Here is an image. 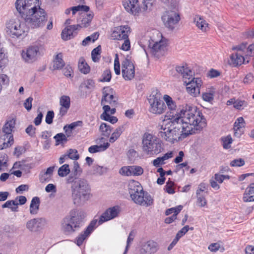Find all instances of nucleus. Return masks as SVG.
Here are the masks:
<instances>
[{"mask_svg":"<svg viewBox=\"0 0 254 254\" xmlns=\"http://www.w3.org/2000/svg\"><path fill=\"white\" fill-rule=\"evenodd\" d=\"M163 99L170 113L165 116L163 124L158 126V136L167 142L174 143L190 134L201 130L206 125V120L196 107L187 105L180 111L172 98L165 95Z\"/></svg>","mask_w":254,"mask_h":254,"instance_id":"f257e3e1","label":"nucleus"},{"mask_svg":"<svg viewBox=\"0 0 254 254\" xmlns=\"http://www.w3.org/2000/svg\"><path fill=\"white\" fill-rule=\"evenodd\" d=\"M86 214L80 209H73L69 213V215L63 220L62 230L64 233L69 234L78 230L82 225Z\"/></svg>","mask_w":254,"mask_h":254,"instance_id":"f03ea898","label":"nucleus"},{"mask_svg":"<svg viewBox=\"0 0 254 254\" xmlns=\"http://www.w3.org/2000/svg\"><path fill=\"white\" fill-rule=\"evenodd\" d=\"M177 71L181 74L184 82L186 84L187 92L191 95L196 97L200 94V87L202 81L199 78L193 77V72L187 66L176 67Z\"/></svg>","mask_w":254,"mask_h":254,"instance_id":"7ed1b4c3","label":"nucleus"},{"mask_svg":"<svg viewBox=\"0 0 254 254\" xmlns=\"http://www.w3.org/2000/svg\"><path fill=\"white\" fill-rule=\"evenodd\" d=\"M71 192L73 203L77 206L83 204L90 196V189L87 182L78 179L72 183Z\"/></svg>","mask_w":254,"mask_h":254,"instance_id":"20e7f679","label":"nucleus"},{"mask_svg":"<svg viewBox=\"0 0 254 254\" xmlns=\"http://www.w3.org/2000/svg\"><path fill=\"white\" fill-rule=\"evenodd\" d=\"M128 187L130 196L135 203L145 206L153 204V199L147 192L144 193L142 187L138 182H130Z\"/></svg>","mask_w":254,"mask_h":254,"instance_id":"39448f33","label":"nucleus"},{"mask_svg":"<svg viewBox=\"0 0 254 254\" xmlns=\"http://www.w3.org/2000/svg\"><path fill=\"white\" fill-rule=\"evenodd\" d=\"M26 24L32 28L43 27L47 20V15L46 11L41 8L38 4L32 9L24 18Z\"/></svg>","mask_w":254,"mask_h":254,"instance_id":"423d86ee","label":"nucleus"},{"mask_svg":"<svg viewBox=\"0 0 254 254\" xmlns=\"http://www.w3.org/2000/svg\"><path fill=\"white\" fill-rule=\"evenodd\" d=\"M142 150L149 156H153L160 153L163 150L160 140L155 136L145 133L142 140Z\"/></svg>","mask_w":254,"mask_h":254,"instance_id":"0eeeda50","label":"nucleus"},{"mask_svg":"<svg viewBox=\"0 0 254 254\" xmlns=\"http://www.w3.org/2000/svg\"><path fill=\"white\" fill-rule=\"evenodd\" d=\"M15 121L12 119L10 120L4 124L2 131H0V142H2L3 145L0 146V148H6L10 146L14 142L13 135L11 133L12 129L15 127Z\"/></svg>","mask_w":254,"mask_h":254,"instance_id":"6e6552de","label":"nucleus"},{"mask_svg":"<svg viewBox=\"0 0 254 254\" xmlns=\"http://www.w3.org/2000/svg\"><path fill=\"white\" fill-rule=\"evenodd\" d=\"M25 29L19 20H11L6 23V33L12 38H21L24 35Z\"/></svg>","mask_w":254,"mask_h":254,"instance_id":"1a4fd4ad","label":"nucleus"},{"mask_svg":"<svg viewBox=\"0 0 254 254\" xmlns=\"http://www.w3.org/2000/svg\"><path fill=\"white\" fill-rule=\"evenodd\" d=\"M150 107L149 111L153 114L161 115L165 112L166 106L164 101L161 100L160 95H150L148 98Z\"/></svg>","mask_w":254,"mask_h":254,"instance_id":"9d476101","label":"nucleus"},{"mask_svg":"<svg viewBox=\"0 0 254 254\" xmlns=\"http://www.w3.org/2000/svg\"><path fill=\"white\" fill-rule=\"evenodd\" d=\"M39 0H16L15 5L17 11L23 19L30 11L38 4Z\"/></svg>","mask_w":254,"mask_h":254,"instance_id":"9b49d317","label":"nucleus"},{"mask_svg":"<svg viewBox=\"0 0 254 254\" xmlns=\"http://www.w3.org/2000/svg\"><path fill=\"white\" fill-rule=\"evenodd\" d=\"M165 26L172 31L180 20V16L178 13L175 11H166L162 17Z\"/></svg>","mask_w":254,"mask_h":254,"instance_id":"f8f14e48","label":"nucleus"},{"mask_svg":"<svg viewBox=\"0 0 254 254\" xmlns=\"http://www.w3.org/2000/svg\"><path fill=\"white\" fill-rule=\"evenodd\" d=\"M39 47L38 46H31L22 50L21 56L22 60L26 63L30 64L35 62L39 54Z\"/></svg>","mask_w":254,"mask_h":254,"instance_id":"ddd939ff","label":"nucleus"},{"mask_svg":"<svg viewBox=\"0 0 254 254\" xmlns=\"http://www.w3.org/2000/svg\"><path fill=\"white\" fill-rule=\"evenodd\" d=\"M127 57L122 62V72L123 78L126 80H130L134 77V66Z\"/></svg>","mask_w":254,"mask_h":254,"instance_id":"4468645a","label":"nucleus"},{"mask_svg":"<svg viewBox=\"0 0 254 254\" xmlns=\"http://www.w3.org/2000/svg\"><path fill=\"white\" fill-rule=\"evenodd\" d=\"M120 212V207L118 205L109 207L100 216L98 220V225H101L104 222L118 217Z\"/></svg>","mask_w":254,"mask_h":254,"instance_id":"2eb2a0df","label":"nucleus"},{"mask_svg":"<svg viewBox=\"0 0 254 254\" xmlns=\"http://www.w3.org/2000/svg\"><path fill=\"white\" fill-rule=\"evenodd\" d=\"M130 32V27L127 25L118 26L112 31L110 38L114 40H122L127 38Z\"/></svg>","mask_w":254,"mask_h":254,"instance_id":"dca6fc26","label":"nucleus"},{"mask_svg":"<svg viewBox=\"0 0 254 254\" xmlns=\"http://www.w3.org/2000/svg\"><path fill=\"white\" fill-rule=\"evenodd\" d=\"M46 224L44 218H37L29 220L26 223V228L31 232H38L41 230Z\"/></svg>","mask_w":254,"mask_h":254,"instance_id":"f3484780","label":"nucleus"},{"mask_svg":"<svg viewBox=\"0 0 254 254\" xmlns=\"http://www.w3.org/2000/svg\"><path fill=\"white\" fill-rule=\"evenodd\" d=\"M87 12L84 11L80 13V16L77 19L78 24L76 25H79V29L82 27H88L93 19V13L90 11L87 13Z\"/></svg>","mask_w":254,"mask_h":254,"instance_id":"a211bd4d","label":"nucleus"},{"mask_svg":"<svg viewBox=\"0 0 254 254\" xmlns=\"http://www.w3.org/2000/svg\"><path fill=\"white\" fill-rule=\"evenodd\" d=\"M158 249L157 243L153 240H149L142 243L140 253L142 254H152L156 253Z\"/></svg>","mask_w":254,"mask_h":254,"instance_id":"6ab92c4d","label":"nucleus"},{"mask_svg":"<svg viewBox=\"0 0 254 254\" xmlns=\"http://www.w3.org/2000/svg\"><path fill=\"white\" fill-rule=\"evenodd\" d=\"M166 43L165 42L160 40L158 42H155L153 43H150L149 47L150 48V51L154 55L157 56L163 55L166 49Z\"/></svg>","mask_w":254,"mask_h":254,"instance_id":"aec40b11","label":"nucleus"},{"mask_svg":"<svg viewBox=\"0 0 254 254\" xmlns=\"http://www.w3.org/2000/svg\"><path fill=\"white\" fill-rule=\"evenodd\" d=\"M79 30V25H72L66 26L64 28L62 32V38L67 41L73 38L76 34V30Z\"/></svg>","mask_w":254,"mask_h":254,"instance_id":"412c9836","label":"nucleus"},{"mask_svg":"<svg viewBox=\"0 0 254 254\" xmlns=\"http://www.w3.org/2000/svg\"><path fill=\"white\" fill-rule=\"evenodd\" d=\"M123 3L126 10L133 14L136 15L141 11L138 0H124Z\"/></svg>","mask_w":254,"mask_h":254,"instance_id":"4be33fe9","label":"nucleus"},{"mask_svg":"<svg viewBox=\"0 0 254 254\" xmlns=\"http://www.w3.org/2000/svg\"><path fill=\"white\" fill-rule=\"evenodd\" d=\"M249 62V60H247L245 57L238 53H235L231 55L230 59L229 60L228 63L230 65L234 67H236L241 65L243 64H248Z\"/></svg>","mask_w":254,"mask_h":254,"instance_id":"5701e85b","label":"nucleus"},{"mask_svg":"<svg viewBox=\"0 0 254 254\" xmlns=\"http://www.w3.org/2000/svg\"><path fill=\"white\" fill-rule=\"evenodd\" d=\"M112 89L109 87L104 88L103 91V96L101 100V105L104 104L105 103H107L111 105L115 104L116 100H115V97L112 94H110V91H111Z\"/></svg>","mask_w":254,"mask_h":254,"instance_id":"b1692460","label":"nucleus"},{"mask_svg":"<svg viewBox=\"0 0 254 254\" xmlns=\"http://www.w3.org/2000/svg\"><path fill=\"white\" fill-rule=\"evenodd\" d=\"M82 173V169L77 162H74L73 168L71 173L67 180V183L69 184L73 182L74 179H76Z\"/></svg>","mask_w":254,"mask_h":254,"instance_id":"393cba45","label":"nucleus"},{"mask_svg":"<svg viewBox=\"0 0 254 254\" xmlns=\"http://www.w3.org/2000/svg\"><path fill=\"white\" fill-rule=\"evenodd\" d=\"M196 26L202 32H206L209 30L208 23L199 15H196L194 18Z\"/></svg>","mask_w":254,"mask_h":254,"instance_id":"a878e982","label":"nucleus"},{"mask_svg":"<svg viewBox=\"0 0 254 254\" xmlns=\"http://www.w3.org/2000/svg\"><path fill=\"white\" fill-rule=\"evenodd\" d=\"M243 200L245 202L254 201V183L251 184L249 188L246 189L244 194Z\"/></svg>","mask_w":254,"mask_h":254,"instance_id":"bb28decb","label":"nucleus"},{"mask_svg":"<svg viewBox=\"0 0 254 254\" xmlns=\"http://www.w3.org/2000/svg\"><path fill=\"white\" fill-rule=\"evenodd\" d=\"M40 200L37 196L34 197L30 205V213L31 214H36L39 210Z\"/></svg>","mask_w":254,"mask_h":254,"instance_id":"cd10ccee","label":"nucleus"},{"mask_svg":"<svg viewBox=\"0 0 254 254\" xmlns=\"http://www.w3.org/2000/svg\"><path fill=\"white\" fill-rule=\"evenodd\" d=\"M53 69H62L65 65V63L63 60V54L60 53L57 54L53 61Z\"/></svg>","mask_w":254,"mask_h":254,"instance_id":"c85d7f7f","label":"nucleus"},{"mask_svg":"<svg viewBox=\"0 0 254 254\" xmlns=\"http://www.w3.org/2000/svg\"><path fill=\"white\" fill-rule=\"evenodd\" d=\"M55 169L54 166H51L47 169L46 171L43 174H40L39 180L40 182L43 183L49 182L53 175Z\"/></svg>","mask_w":254,"mask_h":254,"instance_id":"c756f323","label":"nucleus"},{"mask_svg":"<svg viewBox=\"0 0 254 254\" xmlns=\"http://www.w3.org/2000/svg\"><path fill=\"white\" fill-rule=\"evenodd\" d=\"M172 157V152H167L163 156L158 157L153 161V165L156 167H158L160 165L165 164L164 161Z\"/></svg>","mask_w":254,"mask_h":254,"instance_id":"7c9ffc66","label":"nucleus"},{"mask_svg":"<svg viewBox=\"0 0 254 254\" xmlns=\"http://www.w3.org/2000/svg\"><path fill=\"white\" fill-rule=\"evenodd\" d=\"M78 67L79 71L84 74H87L90 70V66L82 57L79 59Z\"/></svg>","mask_w":254,"mask_h":254,"instance_id":"2f4dec72","label":"nucleus"},{"mask_svg":"<svg viewBox=\"0 0 254 254\" xmlns=\"http://www.w3.org/2000/svg\"><path fill=\"white\" fill-rule=\"evenodd\" d=\"M110 146L108 142L104 143L103 145H92L89 147L88 151L91 153H95L106 150Z\"/></svg>","mask_w":254,"mask_h":254,"instance_id":"473e14b6","label":"nucleus"},{"mask_svg":"<svg viewBox=\"0 0 254 254\" xmlns=\"http://www.w3.org/2000/svg\"><path fill=\"white\" fill-rule=\"evenodd\" d=\"M124 130V127L123 126H121L117 127L115 131L112 134L111 136L110 137V142L113 143L116 141L120 137Z\"/></svg>","mask_w":254,"mask_h":254,"instance_id":"72a5a7b5","label":"nucleus"},{"mask_svg":"<svg viewBox=\"0 0 254 254\" xmlns=\"http://www.w3.org/2000/svg\"><path fill=\"white\" fill-rule=\"evenodd\" d=\"M155 4V0H143V5L140 8L141 10H151Z\"/></svg>","mask_w":254,"mask_h":254,"instance_id":"f704fd0d","label":"nucleus"},{"mask_svg":"<svg viewBox=\"0 0 254 254\" xmlns=\"http://www.w3.org/2000/svg\"><path fill=\"white\" fill-rule=\"evenodd\" d=\"M99 129L102 132V135L105 136H108L112 131L111 127L104 123L101 124Z\"/></svg>","mask_w":254,"mask_h":254,"instance_id":"c9c22d12","label":"nucleus"},{"mask_svg":"<svg viewBox=\"0 0 254 254\" xmlns=\"http://www.w3.org/2000/svg\"><path fill=\"white\" fill-rule=\"evenodd\" d=\"M101 51V47L100 45H99L92 50L91 52V56L93 62H97L99 61L100 58Z\"/></svg>","mask_w":254,"mask_h":254,"instance_id":"e433bc0d","label":"nucleus"},{"mask_svg":"<svg viewBox=\"0 0 254 254\" xmlns=\"http://www.w3.org/2000/svg\"><path fill=\"white\" fill-rule=\"evenodd\" d=\"M107 172V168L98 165H94L92 167V172L95 175H102Z\"/></svg>","mask_w":254,"mask_h":254,"instance_id":"4c0bfd02","label":"nucleus"},{"mask_svg":"<svg viewBox=\"0 0 254 254\" xmlns=\"http://www.w3.org/2000/svg\"><path fill=\"white\" fill-rule=\"evenodd\" d=\"M70 173V169L68 164H64L59 168L58 175L62 177L67 176Z\"/></svg>","mask_w":254,"mask_h":254,"instance_id":"58836bf2","label":"nucleus"},{"mask_svg":"<svg viewBox=\"0 0 254 254\" xmlns=\"http://www.w3.org/2000/svg\"><path fill=\"white\" fill-rule=\"evenodd\" d=\"M71 10L73 15L75 14L77 11H79V14L80 15V13L81 12L88 11L89 10V7L86 5H79L78 6L71 7Z\"/></svg>","mask_w":254,"mask_h":254,"instance_id":"ea45409f","label":"nucleus"},{"mask_svg":"<svg viewBox=\"0 0 254 254\" xmlns=\"http://www.w3.org/2000/svg\"><path fill=\"white\" fill-rule=\"evenodd\" d=\"M245 122L243 117L238 118L234 125V130H240L245 126Z\"/></svg>","mask_w":254,"mask_h":254,"instance_id":"a19ab883","label":"nucleus"},{"mask_svg":"<svg viewBox=\"0 0 254 254\" xmlns=\"http://www.w3.org/2000/svg\"><path fill=\"white\" fill-rule=\"evenodd\" d=\"M254 56V42L246 48L245 52V57L247 60H250V58Z\"/></svg>","mask_w":254,"mask_h":254,"instance_id":"79ce46f5","label":"nucleus"},{"mask_svg":"<svg viewBox=\"0 0 254 254\" xmlns=\"http://www.w3.org/2000/svg\"><path fill=\"white\" fill-rule=\"evenodd\" d=\"M17 206L18 203L14 200H8L5 203L2 205V207L4 208H9L12 211H17V206L12 207V205Z\"/></svg>","mask_w":254,"mask_h":254,"instance_id":"37998d69","label":"nucleus"},{"mask_svg":"<svg viewBox=\"0 0 254 254\" xmlns=\"http://www.w3.org/2000/svg\"><path fill=\"white\" fill-rule=\"evenodd\" d=\"M101 119L114 124L117 122L118 119L114 116H111L109 114L102 113L100 117Z\"/></svg>","mask_w":254,"mask_h":254,"instance_id":"c03bdc74","label":"nucleus"},{"mask_svg":"<svg viewBox=\"0 0 254 254\" xmlns=\"http://www.w3.org/2000/svg\"><path fill=\"white\" fill-rule=\"evenodd\" d=\"M68 158L73 160H76L79 159V155L76 149H69L66 154Z\"/></svg>","mask_w":254,"mask_h":254,"instance_id":"a18cd8bd","label":"nucleus"},{"mask_svg":"<svg viewBox=\"0 0 254 254\" xmlns=\"http://www.w3.org/2000/svg\"><path fill=\"white\" fill-rule=\"evenodd\" d=\"M214 93L212 91L204 92L202 94V98L205 101L211 102L214 99Z\"/></svg>","mask_w":254,"mask_h":254,"instance_id":"49530a36","label":"nucleus"},{"mask_svg":"<svg viewBox=\"0 0 254 254\" xmlns=\"http://www.w3.org/2000/svg\"><path fill=\"white\" fill-rule=\"evenodd\" d=\"M60 104L61 107L65 108L70 107V98L67 96H62L60 98Z\"/></svg>","mask_w":254,"mask_h":254,"instance_id":"de8ad7c7","label":"nucleus"},{"mask_svg":"<svg viewBox=\"0 0 254 254\" xmlns=\"http://www.w3.org/2000/svg\"><path fill=\"white\" fill-rule=\"evenodd\" d=\"M183 206L181 205H178L175 207H172L168 209L165 211L166 215H169L172 213L176 214L178 215V213L182 210Z\"/></svg>","mask_w":254,"mask_h":254,"instance_id":"09e8293b","label":"nucleus"},{"mask_svg":"<svg viewBox=\"0 0 254 254\" xmlns=\"http://www.w3.org/2000/svg\"><path fill=\"white\" fill-rule=\"evenodd\" d=\"M248 103L245 100H237L234 102V108L238 110H242L247 107Z\"/></svg>","mask_w":254,"mask_h":254,"instance_id":"8fccbe9b","label":"nucleus"},{"mask_svg":"<svg viewBox=\"0 0 254 254\" xmlns=\"http://www.w3.org/2000/svg\"><path fill=\"white\" fill-rule=\"evenodd\" d=\"M90 235L85 233V230L81 233L76 239V243L78 246H81L83 241Z\"/></svg>","mask_w":254,"mask_h":254,"instance_id":"3c124183","label":"nucleus"},{"mask_svg":"<svg viewBox=\"0 0 254 254\" xmlns=\"http://www.w3.org/2000/svg\"><path fill=\"white\" fill-rule=\"evenodd\" d=\"M84 86L85 88L88 89H93L95 87L94 81L91 79H88L85 80L80 85L81 87Z\"/></svg>","mask_w":254,"mask_h":254,"instance_id":"603ef678","label":"nucleus"},{"mask_svg":"<svg viewBox=\"0 0 254 254\" xmlns=\"http://www.w3.org/2000/svg\"><path fill=\"white\" fill-rule=\"evenodd\" d=\"M132 176H140L143 173V169L138 166H131Z\"/></svg>","mask_w":254,"mask_h":254,"instance_id":"864d4df0","label":"nucleus"},{"mask_svg":"<svg viewBox=\"0 0 254 254\" xmlns=\"http://www.w3.org/2000/svg\"><path fill=\"white\" fill-rule=\"evenodd\" d=\"M196 195L197 197V203L198 205L200 207H203L207 204V201L204 196L200 195V193L198 192V190L196 191Z\"/></svg>","mask_w":254,"mask_h":254,"instance_id":"5fc2aeb1","label":"nucleus"},{"mask_svg":"<svg viewBox=\"0 0 254 254\" xmlns=\"http://www.w3.org/2000/svg\"><path fill=\"white\" fill-rule=\"evenodd\" d=\"M223 146L225 149H229L230 148V144L232 143L233 139L230 135L227 136L224 138H222Z\"/></svg>","mask_w":254,"mask_h":254,"instance_id":"6e6d98bb","label":"nucleus"},{"mask_svg":"<svg viewBox=\"0 0 254 254\" xmlns=\"http://www.w3.org/2000/svg\"><path fill=\"white\" fill-rule=\"evenodd\" d=\"M245 161L242 158L235 159L231 161L230 165L232 167H241L245 165Z\"/></svg>","mask_w":254,"mask_h":254,"instance_id":"4d7b16f0","label":"nucleus"},{"mask_svg":"<svg viewBox=\"0 0 254 254\" xmlns=\"http://www.w3.org/2000/svg\"><path fill=\"white\" fill-rule=\"evenodd\" d=\"M130 166H125L120 170L119 172L122 175L130 176H132Z\"/></svg>","mask_w":254,"mask_h":254,"instance_id":"13d9d810","label":"nucleus"},{"mask_svg":"<svg viewBox=\"0 0 254 254\" xmlns=\"http://www.w3.org/2000/svg\"><path fill=\"white\" fill-rule=\"evenodd\" d=\"M54 138L56 139V142L59 144L63 142H66L67 139L66 136L63 133H59L57 134L55 136Z\"/></svg>","mask_w":254,"mask_h":254,"instance_id":"bf43d9fd","label":"nucleus"},{"mask_svg":"<svg viewBox=\"0 0 254 254\" xmlns=\"http://www.w3.org/2000/svg\"><path fill=\"white\" fill-rule=\"evenodd\" d=\"M97 222L98 223V220L97 219H94L92 220L86 228L85 233L87 234H90L94 229Z\"/></svg>","mask_w":254,"mask_h":254,"instance_id":"052dcab7","label":"nucleus"},{"mask_svg":"<svg viewBox=\"0 0 254 254\" xmlns=\"http://www.w3.org/2000/svg\"><path fill=\"white\" fill-rule=\"evenodd\" d=\"M82 124V121H77L73 122L68 125H67L66 127H67L69 129V135H68V136H69L70 135L72 129H74L77 126H81Z\"/></svg>","mask_w":254,"mask_h":254,"instance_id":"680f3d73","label":"nucleus"},{"mask_svg":"<svg viewBox=\"0 0 254 254\" xmlns=\"http://www.w3.org/2000/svg\"><path fill=\"white\" fill-rule=\"evenodd\" d=\"M54 117V112L53 111H49L46 115L45 122L47 124L50 125L53 123Z\"/></svg>","mask_w":254,"mask_h":254,"instance_id":"e2e57ef3","label":"nucleus"},{"mask_svg":"<svg viewBox=\"0 0 254 254\" xmlns=\"http://www.w3.org/2000/svg\"><path fill=\"white\" fill-rule=\"evenodd\" d=\"M114 70L115 72V73L117 75L120 74V64L119 61V58L118 57V55H116V57L114 61Z\"/></svg>","mask_w":254,"mask_h":254,"instance_id":"0e129e2a","label":"nucleus"},{"mask_svg":"<svg viewBox=\"0 0 254 254\" xmlns=\"http://www.w3.org/2000/svg\"><path fill=\"white\" fill-rule=\"evenodd\" d=\"M36 129V127H33L32 125H30L26 128L25 131L31 137H34Z\"/></svg>","mask_w":254,"mask_h":254,"instance_id":"69168bd1","label":"nucleus"},{"mask_svg":"<svg viewBox=\"0 0 254 254\" xmlns=\"http://www.w3.org/2000/svg\"><path fill=\"white\" fill-rule=\"evenodd\" d=\"M103 79L100 81L102 82L107 81L109 82L111 79V73L109 70H106L104 71L103 74Z\"/></svg>","mask_w":254,"mask_h":254,"instance_id":"338daca9","label":"nucleus"},{"mask_svg":"<svg viewBox=\"0 0 254 254\" xmlns=\"http://www.w3.org/2000/svg\"><path fill=\"white\" fill-rule=\"evenodd\" d=\"M33 98L31 97H28L24 103V107L28 111H30L32 108V102Z\"/></svg>","mask_w":254,"mask_h":254,"instance_id":"774afa93","label":"nucleus"}]
</instances>
